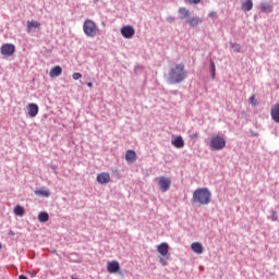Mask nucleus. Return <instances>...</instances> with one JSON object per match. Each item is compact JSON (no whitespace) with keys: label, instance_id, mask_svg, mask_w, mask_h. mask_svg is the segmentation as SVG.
<instances>
[{"label":"nucleus","instance_id":"1","mask_svg":"<svg viewBox=\"0 0 279 279\" xmlns=\"http://www.w3.org/2000/svg\"><path fill=\"white\" fill-rule=\"evenodd\" d=\"M192 202L199 206H208L213 202V193L208 187H198L193 192Z\"/></svg>","mask_w":279,"mask_h":279},{"label":"nucleus","instance_id":"2","mask_svg":"<svg viewBox=\"0 0 279 279\" xmlns=\"http://www.w3.org/2000/svg\"><path fill=\"white\" fill-rule=\"evenodd\" d=\"M209 147L214 151H221V149L226 147V138L219 135L213 136L209 142Z\"/></svg>","mask_w":279,"mask_h":279},{"label":"nucleus","instance_id":"3","mask_svg":"<svg viewBox=\"0 0 279 279\" xmlns=\"http://www.w3.org/2000/svg\"><path fill=\"white\" fill-rule=\"evenodd\" d=\"M83 31L89 38H95L97 36V24L93 20H86L83 24Z\"/></svg>","mask_w":279,"mask_h":279},{"label":"nucleus","instance_id":"4","mask_svg":"<svg viewBox=\"0 0 279 279\" xmlns=\"http://www.w3.org/2000/svg\"><path fill=\"white\" fill-rule=\"evenodd\" d=\"M156 182H158V186L162 193H167V190L171 186V179L167 177H158Z\"/></svg>","mask_w":279,"mask_h":279},{"label":"nucleus","instance_id":"5","mask_svg":"<svg viewBox=\"0 0 279 279\" xmlns=\"http://www.w3.org/2000/svg\"><path fill=\"white\" fill-rule=\"evenodd\" d=\"M16 51V47L14 44H3L0 48V53L2 56H14V52Z\"/></svg>","mask_w":279,"mask_h":279},{"label":"nucleus","instance_id":"6","mask_svg":"<svg viewBox=\"0 0 279 279\" xmlns=\"http://www.w3.org/2000/svg\"><path fill=\"white\" fill-rule=\"evenodd\" d=\"M186 80V71H184V64H179L175 68V82H184Z\"/></svg>","mask_w":279,"mask_h":279},{"label":"nucleus","instance_id":"7","mask_svg":"<svg viewBox=\"0 0 279 279\" xmlns=\"http://www.w3.org/2000/svg\"><path fill=\"white\" fill-rule=\"evenodd\" d=\"M120 32L123 38H133L134 34H136V31H134V27L131 25L123 26Z\"/></svg>","mask_w":279,"mask_h":279},{"label":"nucleus","instance_id":"8","mask_svg":"<svg viewBox=\"0 0 279 279\" xmlns=\"http://www.w3.org/2000/svg\"><path fill=\"white\" fill-rule=\"evenodd\" d=\"M96 181L98 184H109L110 182V173L109 172H101L97 175Z\"/></svg>","mask_w":279,"mask_h":279},{"label":"nucleus","instance_id":"9","mask_svg":"<svg viewBox=\"0 0 279 279\" xmlns=\"http://www.w3.org/2000/svg\"><path fill=\"white\" fill-rule=\"evenodd\" d=\"M270 117L275 123H279V102L271 107Z\"/></svg>","mask_w":279,"mask_h":279},{"label":"nucleus","instance_id":"10","mask_svg":"<svg viewBox=\"0 0 279 279\" xmlns=\"http://www.w3.org/2000/svg\"><path fill=\"white\" fill-rule=\"evenodd\" d=\"M27 112H28V117H31V119H34V117H36V114H38V105L31 102L27 105Z\"/></svg>","mask_w":279,"mask_h":279},{"label":"nucleus","instance_id":"11","mask_svg":"<svg viewBox=\"0 0 279 279\" xmlns=\"http://www.w3.org/2000/svg\"><path fill=\"white\" fill-rule=\"evenodd\" d=\"M119 269H120V266H119V262L117 260H112L107 264V271L109 274H117Z\"/></svg>","mask_w":279,"mask_h":279},{"label":"nucleus","instance_id":"12","mask_svg":"<svg viewBox=\"0 0 279 279\" xmlns=\"http://www.w3.org/2000/svg\"><path fill=\"white\" fill-rule=\"evenodd\" d=\"M27 33L32 34L33 29H40V23L37 21H27L26 22Z\"/></svg>","mask_w":279,"mask_h":279},{"label":"nucleus","instance_id":"13","mask_svg":"<svg viewBox=\"0 0 279 279\" xmlns=\"http://www.w3.org/2000/svg\"><path fill=\"white\" fill-rule=\"evenodd\" d=\"M157 252L161 256H167V254H169V244H167L166 242H162L157 246Z\"/></svg>","mask_w":279,"mask_h":279},{"label":"nucleus","instance_id":"14","mask_svg":"<svg viewBox=\"0 0 279 279\" xmlns=\"http://www.w3.org/2000/svg\"><path fill=\"white\" fill-rule=\"evenodd\" d=\"M191 250L194 254H204V245L199 242H194L191 244Z\"/></svg>","mask_w":279,"mask_h":279},{"label":"nucleus","instance_id":"15","mask_svg":"<svg viewBox=\"0 0 279 279\" xmlns=\"http://www.w3.org/2000/svg\"><path fill=\"white\" fill-rule=\"evenodd\" d=\"M136 151L134 150H126V154H125V160L126 162L129 163H133V162H136Z\"/></svg>","mask_w":279,"mask_h":279},{"label":"nucleus","instance_id":"16","mask_svg":"<svg viewBox=\"0 0 279 279\" xmlns=\"http://www.w3.org/2000/svg\"><path fill=\"white\" fill-rule=\"evenodd\" d=\"M254 8V2L252 0H244L241 4L242 12H250Z\"/></svg>","mask_w":279,"mask_h":279},{"label":"nucleus","instance_id":"17","mask_svg":"<svg viewBox=\"0 0 279 279\" xmlns=\"http://www.w3.org/2000/svg\"><path fill=\"white\" fill-rule=\"evenodd\" d=\"M60 75H62V68L60 65L52 68L49 72L50 77H60Z\"/></svg>","mask_w":279,"mask_h":279},{"label":"nucleus","instance_id":"18","mask_svg":"<svg viewBox=\"0 0 279 279\" xmlns=\"http://www.w3.org/2000/svg\"><path fill=\"white\" fill-rule=\"evenodd\" d=\"M38 221L40 223H47L49 221V214L47 211H41L38 214Z\"/></svg>","mask_w":279,"mask_h":279},{"label":"nucleus","instance_id":"19","mask_svg":"<svg viewBox=\"0 0 279 279\" xmlns=\"http://www.w3.org/2000/svg\"><path fill=\"white\" fill-rule=\"evenodd\" d=\"M13 213L16 215V217H23L25 215V208H23L21 205H17L14 207Z\"/></svg>","mask_w":279,"mask_h":279},{"label":"nucleus","instance_id":"20","mask_svg":"<svg viewBox=\"0 0 279 279\" xmlns=\"http://www.w3.org/2000/svg\"><path fill=\"white\" fill-rule=\"evenodd\" d=\"M187 23H189V25H190L191 27H197V25H198L199 23H202V19H199V17H191V19L187 21Z\"/></svg>","mask_w":279,"mask_h":279},{"label":"nucleus","instance_id":"21","mask_svg":"<svg viewBox=\"0 0 279 279\" xmlns=\"http://www.w3.org/2000/svg\"><path fill=\"white\" fill-rule=\"evenodd\" d=\"M259 10L262 12H271V3L269 2H264L259 5Z\"/></svg>","mask_w":279,"mask_h":279},{"label":"nucleus","instance_id":"22","mask_svg":"<svg viewBox=\"0 0 279 279\" xmlns=\"http://www.w3.org/2000/svg\"><path fill=\"white\" fill-rule=\"evenodd\" d=\"M35 195H40L41 197H49V195H51V192H49V190H37L35 191Z\"/></svg>","mask_w":279,"mask_h":279},{"label":"nucleus","instance_id":"23","mask_svg":"<svg viewBox=\"0 0 279 279\" xmlns=\"http://www.w3.org/2000/svg\"><path fill=\"white\" fill-rule=\"evenodd\" d=\"M190 12L189 9L182 8L179 10L180 19H189Z\"/></svg>","mask_w":279,"mask_h":279},{"label":"nucleus","instance_id":"24","mask_svg":"<svg viewBox=\"0 0 279 279\" xmlns=\"http://www.w3.org/2000/svg\"><path fill=\"white\" fill-rule=\"evenodd\" d=\"M175 147L181 149V147H184V140L182 138V136H178L175 138Z\"/></svg>","mask_w":279,"mask_h":279},{"label":"nucleus","instance_id":"25","mask_svg":"<svg viewBox=\"0 0 279 279\" xmlns=\"http://www.w3.org/2000/svg\"><path fill=\"white\" fill-rule=\"evenodd\" d=\"M210 73H211V78L215 80L216 77V68H215V61H210Z\"/></svg>","mask_w":279,"mask_h":279},{"label":"nucleus","instance_id":"26","mask_svg":"<svg viewBox=\"0 0 279 279\" xmlns=\"http://www.w3.org/2000/svg\"><path fill=\"white\" fill-rule=\"evenodd\" d=\"M248 104H251V106H258V100H256V96L255 95H252L248 98Z\"/></svg>","mask_w":279,"mask_h":279},{"label":"nucleus","instance_id":"27","mask_svg":"<svg viewBox=\"0 0 279 279\" xmlns=\"http://www.w3.org/2000/svg\"><path fill=\"white\" fill-rule=\"evenodd\" d=\"M231 47L233 49V51H235V53H239L241 51V45L234 43V44H231Z\"/></svg>","mask_w":279,"mask_h":279},{"label":"nucleus","instance_id":"28","mask_svg":"<svg viewBox=\"0 0 279 279\" xmlns=\"http://www.w3.org/2000/svg\"><path fill=\"white\" fill-rule=\"evenodd\" d=\"M186 3H192L194 5H197V3H202V0H185Z\"/></svg>","mask_w":279,"mask_h":279},{"label":"nucleus","instance_id":"29","mask_svg":"<svg viewBox=\"0 0 279 279\" xmlns=\"http://www.w3.org/2000/svg\"><path fill=\"white\" fill-rule=\"evenodd\" d=\"M72 77H73V80H80V78H82V74L76 72L72 75Z\"/></svg>","mask_w":279,"mask_h":279},{"label":"nucleus","instance_id":"30","mask_svg":"<svg viewBox=\"0 0 279 279\" xmlns=\"http://www.w3.org/2000/svg\"><path fill=\"white\" fill-rule=\"evenodd\" d=\"M208 16H209V19H217V12H210L209 14H208Z\"/></svg>","mask_w":279,"mask_h":279},{"label":"nucleus","instance_id":"31","mask_svg":"<svg viewBox=\"0 0 279 279\" xmlns=\"http://www.w3.org/2000/svg\"><path fill=\"white\" fill-rule=\"evenodd\" d=\"M161 265H167V260L165 258H160Z\"/></svg>","mask_w":279,"mask_h":279},{"label":"nucleus","instance_id":"32","mask_svg":"<svg viewBox=\"0 0 279 279\" xmlns=\"http://www.w3.org/2000/svg\"><path fill=\"white\" fill-rule=\"evenodd\" d=\"M19 279H27V277L24 276V275H21V276L19 277Z\"/></svg>","mask_w":279,"mask_h":279},{"label":"nucleus","instance_id":"33","mask_svg":"<svg viewBox=\"0 0 279 279\" xmlns=\"http://www.w3.org/2000/svg\"><path fill=\"white\" fill-rule=\"evenodd\" d=\"M88 88H93V83H87Z\"/></svg>","mask_w":279,"mask_h":279},{"label":"nucleus","instance_id":"34","mask_svg":"<svg viewBox=\"0 0 279 279\" xmlns=\"http://www.w3.org/2000/svg\"><path fill=\"white\" fill-rule=\"evenodd\" d=\"M9 235H10V236H14L13 231H9Z\"/></svg>","mask_w":279,"mask_h":279},{"label":"nucleus","instance_id":"35","mask_svg":"<svg viewBox=\"0 0 279 279\" xmlns=\"http://www.w3.org/2000/svg\"><path fill=\"white\" fill-rule=\"evenodd\" d=\"M172 145H175V138H172Z\"/></svg>","mask_w":279,"mask_h":279},{"label":"nucleus","instance_id":"36","mask_svg":"<svg viewBox=\"0 0 279 279\" xmlns=\"http://www.w3.org/2000/svg\"><path fill=\"white\" fill-rule=\"evenodd\" d=\"M272 221H276V217L272 216Z\"/></svg>","mask_w":279,"mask_h":279},{"label":"nucleus","instance_id":"37","mask_svg":"<svg viewBox=\"0 0 279 279\" xmlns=\"http://www.w3.org/2000/svg\"><path fill=\"white\" fill-rule=\"evenodd\" d=\"M3 246L1 245V243H0V250L2 248Z\"/></svg>","mask_w":279,"mask_h":279}]
</instances>
